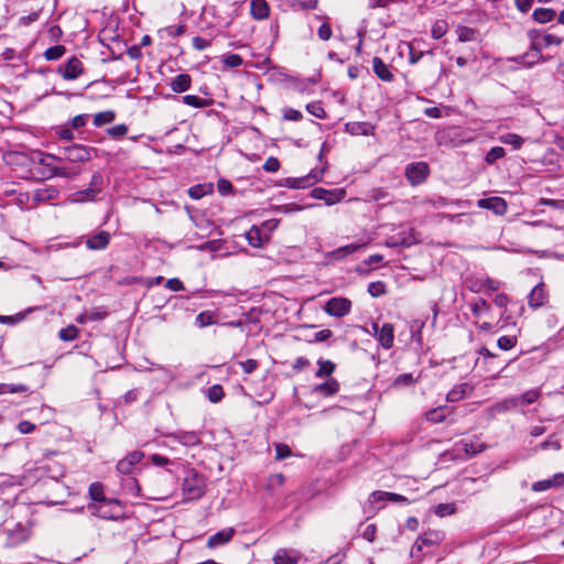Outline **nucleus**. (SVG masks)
I'll return each instance as SVG.
<instances>
[{
    "label": "nucleus",
    "mask_w": 564,
    "mask_h": 564,
    "mask_svg": "<svg viewBox=\"0 0 564 564\" xmlns=\"http://www.w3.org/2000/svg\"><path fill=\"white\" fill-rule=\"evenodd\" d=\"M564 486V474L560 473L554 475L552 478L541 480L533 484L532 489L535 491H543L553 487Z\"/></svg>",
    "instance_id": "nucleus-22"
},
{
    "label": "nucleus",
    "mask_w": 564,
    "mask_h": 564,
    "mask_svg": "<svg viewBox=\"0 0 564 564\" xmlns=\"http://www.w3.org/2000/svg\"><path fill=\"white\" fill-rule=\"evenodd\" d=\"M116 118V113L112 110H106L98 112L94 116L93 122L95 127H101L104 124L111 123Z\"/></svg>",
    "instance_id": "nucleus-32"
},
{
    "label": "nucleus",
    "mask_w": 564,
    "mask_h": 564,
    "mask_svg": "<svg viewBox=\"0 0 564 564\" xmlns=\"http://www.w3.org/2000/svg\"><path fill=\"white\" fill-rule=\"evenodd\" d=\"M501 141L506 144L512 145L513 149H519L523 143V139L514 133H508L501 137Z\"/></svg>",
    "instance_id": "nucleus-49"
},
{
    "label": "nucleus",
    "mask_w": 564,
    "mask_h": 564,
    "mask_svg": "<svg viewBox=\"0 0 564 564\" xmlns=\"http://www.w3.org/2000/svg\"><path fill=\"white\" fill-rule=\"evenodd\" d=\"M486 448V445L478 436L464 438L455 444V451L459 455L464 453L466 457H471Z\"/></svg>",
    "instance_id": "nucleus-6"
},
{
    "label": "nucleus",
    "mask_w": 564,
    "mask_h": 564,
    "mask_svg": "<svg viewBox=\"0 0 564 564\" xmlns=\"http://www.w3.org/2000/svg\"><path fill=\"white\" fill-rule=\"evenodd\" d=\"M143 453L134 451L129 453L123 459L117 464V470L122 475H129L132 473L133 466L141 462Z\"/></svg>",
    "instance_id": "nucleus-8"
},
{
    "label": "nucleus",
    "mask_w": 564,
    "mask_h": 564,
    "mask_svg": "<svg viewBox=\"0 0 564 564\" xmlns=\"http://www.w3.org/2000/svg\"><path fill=\"white\" fill-rule=\"evenodd\" d=\"M284 485V476L282 474L271 475L268 479L267 489L274 492Z\"/></svg>",
    "instance_id": "nucleus-41"
},
{
    "label": "nucleus",
    "mask_w": 564,
    "mask_h": 564,
    "mask_svg": "<svg viewBox=\"0 0 564 564\" xmlns=\"http://www.w3.org/2000/svg\"><path fill=\"white\" fill-rule=\"evenodd\" d=\"M89 496L95 502L100 503L99 506L96 503L89 505L88 506L89 510L94 514H97L101 518H105V519L110 518L111 514L105 510V508L107 507V505H109V502L106 503L102 486L98 482L91 484L89 486Z\"/></svg>",
    "instance_id": "nucleus-2"
},
{
    "label": "nucleus",
    "mask_w": 564,
    "mask_h": 564,
    "mask_svg": "<svg viewBox=\"0 0 564 564\" xmlns=\"http://www.w3.org/2000/svg\"><path fill=\"white\" fill-rule=\"evenodd\" d=\"M33 308H29L26 312L18 313L15 315H0V324L14 325L24 319L29 312Z\"/></svg>",
    "instance_id": "nucleus-42"
},
{
    "label": "nucleus",
    "mask_w": 564,
    "mask_h": 564,
    "mask_svg": "<svg viewBox=\"0 0 564 564\" xmlns=\"http://www.w3.org/2000/svg\"><path fill=\"white\" fill-rule=\"evenodd\" d=\"M246 239L248 240L249 245L253 248H260L263 246L264 241L269 240V236H263L260 228L257 226H252L247 232H246Z\"/></svg>",
    "instance_id": "nucleus-23"
},
{
    "label": "nucleus",
    "mask_w": 564,
    "mask_h": 564,
    "mask_svg": "<svg viewBox=\"0 0 564 564\" xmlns=\"http://www.w3.org/2000/svg\"><path fill=\"white\" fill-rule=\"evenodd\" d=\"M448 31V23L444 19L436 20L431 30V35L435 40L442 39Z\"/></svg>",
    "instance_id": "nucleus-31"
},
{
    "label": "nucleus",
    "mask_w": 564,
    "mask_h": 564,
    "mask_svg": "<svg viewBox=\"0 0 564 564\" xmlns=\"http://www.w3.org/2000/svg\"><path fill=\"white\" fill-rule=\"evenodd\" d=\"M108 315V312L105 307H95L90 311L82 313L77 317V322L80 324H85L88 322L101 321Z\"/></svg>",
    "instance_id": "nucleus-21"
},
{
    "label": "nucleus",
    "mask_w": 564,
    "mask_h": 564,
    "mask_svg": "<svg viewBox=\"0 0 564 564\" xmlns=\"http://www.w3.org/2000/svg\"><path fill=\"white\" fill-rule=\"evenodd\" d=\"M545 300L543 284H538L531 290V307H539Z\"/></svg>",
    "instance_id": "nucleus-36"
},
{
    "label": "nucleus",
    "mask_w": 564,
    "mask_h": 564,
    "mask_svg": "<svg viewBox=\"0 0 564 564\" xmlns=\"http://www.w3.org/2000/svg\"><path fill=\"white\" fill-rule=\"evenodd\" d=\"M280 169V162L276 158L270 156L263 164V170L267 172H276Z\"/></svg>",
    "instance_id": "nucleus-60"
},
{
    "label": "nucleus",
    "mask_w": 564,
    "mask_h": 564,
    "mask_svg": "<svg viewBox=\"0 0 564 564\" xmlns=\"http://www.w3.org/2000/svg\"><path fill=\"white\" fill-rule=\"evenodd\" d=\"M250 14L254 20H264L270 15V6L267 0H251Z\"/></svg>",
    "instance_id": "nucleus-16"
},
{
    "label": "nucleus",
    "mask_w": 564,
    "mask_h": 564,
    "mask_svg": "<svg viewBox=\"0 0 564 564\" xmlns=\"http://www.w3.org/2000/svg\"><path fill=\"white\" fill-rule=\"evenodd\" d=\"M474 388L467 382L459 383L455 386L451 391H448L446 399L448 402H457L468 395L471 394Z\"/></svg>",
    "instance_id": "nucleus-18"
},
{
    "label": "nucleus",
    "mask_w": 564,
    "mask_h": 564,
    "mask_svg": "<svg viewBox=\"0 0 564 564\" xmlns=\"http://www.w3.org/2000/svg\"><path fill=\"white\" fill-rule=\"evenodd\" d=\"M192 78L188 74L177 75L171 83V89L174 93H184L191 88Z\"/></svg>",
    "instance_id": "nucleus-27"
},
{
    "label": "nucleus",
    "mask_w": 564,
    "mask_h": 564,
    "mask_svg": "<svg viewBox=\"0 0 564 564\" xmlns=\"http://www.w3.org/2000/svg\"><path fill=\"white\" fill-rule=\"evenodd\" d=\"M430 174V167L425 162H414L406 166L405 176L411 185L423 183Z\"/></svg>",
    "instance_id": "nucleus-4"
},
{
    "label": "nucleus",
    "mask_w": 564,
    "mask_h": 564,
    "mask_svg": "<svg viewBox=\"0 0 564 564\" xmlns=\"http://www.w3.org/2000/svg\"><path fill=\"white\" fill-rule=\"evenodd\" d=\"M490 305L482 299H477L471 304V312L475 317H481L489 312Z\"/></svg>",
    "instance_id": "nucleus-39"
},
{
    "label": "nucleus",
    "mask_w": 564,
    "mask_h": 564,
    "mask_svg": "<svg viewBox=\"0 0 564 564\" xmlns=\"http://www.w3.org/2000/svg\"><path fill=\"white\" fill-rule=\"evenodd\" d=\"M128 132V127L124 123L117 124L107 129V134L113 139H120Z\"/></svg>",
    "instance_id": "nucleus-47"
},
{
    "label": "nucleus",
    "mask_w": 564,
    "mask_h": 564,
    "mask_svg": "<svg viewBox=\"0 0 564 564\" xmlns=\"http://www.w3.org/2000/svg\"><path fill=\"white\" fill-rule=\"evenodd\" d=\"M239 365L241 366L245 373H251L258 367V362L254 359H247L245 361H240Z\"/></svg>",
    "instance_id": "nucleus-62"
},
{
    "label": "nucleus",
    "mask_w": 564,
    "mask_h": 564,
    "mask_svg": "<svg viewBox=\"0 0 564 564\" xmlns=\"http://www.w3.org/2000/svg\"><path fill=\"white\" fill-rule=\"evenodd\" d=\"M58 189L54 186L47 185L37 188L33 192V199L36 202H48L55 199L58 196Z\"/></svg>",
    "instance_id": "nucleus-25"
},
{
    "label": "nucleus",
    "mask_w": 564,
    "mask_h": 564,
    "mask_svg": "<svg viewBox=\"0 0 564 564\" xmlns=\"http://www.w3.org/2000/svg\"><path fill=\"white\" fill-rule=\"evenodd\" d=\"M498 346L502 350H509L514 346V338L509 336H502L498 339Z\"/></svg>",
    "instance_id": "nucleus-61"
},
{
    "label": "nucleus",
    "mask_w": 564,
    "mask_h": 564,
    "mask_svg": "<svg viewBox=\"0 0 564 564\" xmlns=\"http://www.w3.org/2000/svg\"><path fill=\"white\" fill-rule=\"evenodd\" d=\"M372 67L375 74L383 82H391L393 78L392 73L390 72L388 65L380 58L373 57Z\"/></svg>",
    "instance_id": "nucleus-26"
},
{
    "label": "nucleus",
    "mask_w": 564,
    "mask_h": 564,
    "mask_svg": "<svg viewBox=\"0 0 564 564\" xmlns=\"http://www.w3.org/2000/svg\"><path fill=\"white\" fill-rule=\"evenodd\" d=\"M317 365H318V369L317 371L315 372V377L316 378H326V377H330L332 373L335 371V364L330 360H324V359H319L317 361Z\"/></svg>",
    "instance_id": "nucleus-28"
},
{
    "label": "nucleus",
    "mask_w": 564,
    "mask_h": 564,
    "mask_svg": "<svg viewBox=\"0 0 564 564\" xmlns=\"http://www.w3.org/2000/svg\"><path fill=\"white\" fill-rule=\"evenodd\" d=\"M322 174H323V171H319L317 173L310 174L303 178L290 177V178L285 180V185L291 188H302V187L310 185V180H313L312 183L318 182L322 178Z\"/></svg>",
    "instance_id": "nucleus-24"
},
{
    "label": "nucleus",
    "mask_w": 564,
    "mask_h": 564,
    "mask_svg": "<svg viewBox=\"0 0 564 564\" xmlns=\"http://www.w3.org/2000/svg\"><path fill=\"white\" fill-rule=\"evenodd\" d=\"M333 31L328 22L322 23L317 30V35L322 41H328L332 37Z\"/></svg>",
    "instance_id": "nucleus-52"
},
{
    "label": "nucleus",
    "mask_w": 564,
    "mask_h": 564,
    "mask_svg": "<svg viewBox=\"0 0 564 564\" xmlns=\"http://www.w3.org/2000/svg\"><path fill=\"white\" fill-rule=\"evenodd\" d=\"M377 340L382 348H392L394 343V326L391 323H383L380 327Z\"/></svg>",
    "instance_id": "nucleus-11"
},
{
    "label": "nucleus",
    "mask_w": 564,
    "mask_h": 564,
    "mask_svg": "<svg viewBox=\"0 0 564 564\" xmlns=\"http://www.w3.org/2000/svg\"><path fill=\"white\" fill-rule=\"evenodd\" d=\"M478 206L490 209L497 215H503L507 212V204L505 199L497 196L479 199Z\"/></svg>",
    "instance_id": "nucleus-12"
},
{
    "label": "nucleus",
    "mask_w": 564,
    "mask_h": 564,
    "mask_svg": "<svg viewBox=\"0 0 564 564\" xmlns=\"http://www.w3.org/2000/svg\"><path fill=\"white\" fill-rule=\"evenodd\" d=\"M506 154L505 149L502 147H494L486 154V162L488 164L495 163L498 159L503 158Z\"/></svg>",
    "instance_id": "nucleus-45"
},
{
    "label": "nucleus",
    "mask_w": 564,
    "mask_h": 564,
    "mask_svg": "<svg viewBox=\"0 0 564 564\" xmlns=\"http://www.w3.org/2000/svg\"><path fill=\"white\" fill-rule=\"evenodd\" d=\"M102 183H104L102 176L99 173H95L91 177L89 188L95 189V194H98L101 191Z\"/></svg>",
    "instance_id": "nucleus-58"
},
{
    "label": "nucleus",
    "mask_w": 564,
    "mask_h": 564,
    "mask_svg": "<svg viewBox=\"0 0 564 564\" xmlns=\"http://www.w3.org/2000/svg\"><path fill=\"white\" fill-rule=\"evenodd\" d=\"M324 311L334 317H344L348 315L351 311V301L347 297H332L329 299L325 306Z\"/></svg>",
    "instance_id": "nucleus-3"
},
{
    "label": "nucleus",
    "mask_w": 564,
    "mask_h": 564,
    "mask_svg": "<svg viewBox=\"0 0 564 564\" xmlns=\"http://www.w3.org/2000/svg\"><path fill=\"white\" fill-rule=\"evenodd\" d=\"M415 382V379L413 378L412 373H403L398 376L394 379V386L402 387V386H411Z\"/></svg>",
    "instance_id": "nucleus-51"
},
{
    "label": "nucleus",
    "mask_w": 564,
    "mask_h": 564,
    "mask_svg": "<svg viewBox=\"0 0 564 564\" xmlns=\"http://www.w3.org/2000/svg\"><path fill=\"white\" fill-rule=\"evenodd\" d=\"M457 36L459 42H469L475 39L476 31L468 26H458L457 30Z\"/></svg>",
    "instance_id": "nucleus-44"
},
{
    "label": "nucleus",
    "mask_w": 564,
    "mask_h": 564,
    "mask_svg": "<svg viewBox=\"0 0 564 564\" xmlns=\"http://www.w3.org/2000/svg\"><path fill=\"white\" fill-rule=\"evenodd\" d=\"M346 191L344 188H336L333 191L315 187L311 192V196L315 199L324 200L327 205H335L345 198Z\"/></svg>",
    "instance_id": "nucleus-7"
},
{
    "label": "nucleus",
    "mask_w": 564,
    "mask_h": 564,
    "mask_svg": "<svg viewBox=\"0 0 564 564\" xmlns=\"http://www.w3.org/2000/svg\"><path fill=\"white\" fill-rule=\"evenodd\" d=\"M224 397V389L220 384H214L207 390V398L210 402L217 403Z\"/></svg>",
    "instance_id": "nucleus-43"
},
{
    "label": "nucleus",
    "mask_w": 564,
    "mask_h": 564,
    "mask_svg": "<svg viewBox=\"0 0 564 564\" xmlns=\"http://www.w3.org/2000/svg\"><path fill=\"white\" fill-rule=\"evenodd\" d=\"M97 194H95V189H90L89 187L83 191H78L74 193L70 198L72 203H85L95 200Z\"/></svg>",
    "instance_id": "nucleus-33"
},
{
    "label": "nucleus",
    "mask_w": 564,
    "mask_h": 564,
    "mask_svg": "<svg viewBox=\"0 0 564 564\" xmlns=\"http://www.w3.org/2000/svg\"><path fill=\"white\" fill-rule=\"evenodd\" d=\"M182 490L186 500H197L205 492V480L198 474L191 471L184 478Z\"/></svg>",
    "instance_id": "nucleus-1"
},
{
    "label": "nucleus",
    "mask_w": 564,
    "mask_h": 564,
    "mask_svg": "<svg viewBox=\"0 0 564 564\" xmlns=\"http://www.w3.org/2000/svg\"><path fill=\"white\" fill-rule=\"evenodd\" d=\"M368 245V240L359 242V243H350L344 247H340L334 251V256L336 258H344L346 256L352 254L354 252L358 251L361 247H365Z\"/></svg>",
    "instance_id": "nucleus-29"
},
{
    "label": "nucleus",
    "mask_w": 564,
    "mask_h": 564,
    "mask_svg": "<svg viewBox=\"0 0 564 564\" xmlns=\"http://www.w3.org/2000/svg\"><path fill=\"white\" fill-rule=\"evenodd\" d=\"M109 242H110V234L107 231H99L98 234L90 236L86 240V246L90 250H102V249L107 248Z\"/></svg>",
    "instance_id": "nucleus-15"
},
{
    "label": "nucleus",
    "mask_w": 564,
    "mask_h": 564,
    "mask_svg": "<svg viewBox=\"0 0 564 564\" xmlns=\"http://www.w3.org/2000/svg\"><path fill=\"white\" fill-rule=\"evenodd\" d=\"M216 323L215 313L209 311L200 312L195 318V325L199 328L213 325Z\"/></svg>",
    "instance_id": "nucleus-34"
},
{
    "label": "nucleus",
    "mask_w": 564,
    "mask_h": 564,
    "mask_svg": "<svg viewBox=\"0 0 564 564\" xmlns=\"http://www.w3.org/2000/svg\"><path fill=\"white\" fill-rule=\"evenodd\" d=\"M302 209H303V207L297 204H284V205L274 206V210H276L279 213H284V214L292 213V212H300Z\"/></svg>",
    "instance_id": "nucleus-59"
},
{
    "label": "nucleus",
    "mask_w": 564,
    "mask_h": 564,
    "mask_svg": "<svg viewBox=\"0 0 564 564\" xmlns=\"http://www.w3.org/2000/svg\"><path fill=\"white\" fill-rule=\"evenodd\" d=\"M554 17H555V11L553 9L540 8L533 12L534 20L540 23H546V22L553 20Z\"/></svg>",
    "instance_id": "nucleus-37"
},
{
    "label": "nucleus",
    "mask_w": 564,
    "mask_h": 564,
    "mask_svg": "<svg viewBox=\"0 0 564 564\" xmlns=\"http://www.w3.org/2000/svg\"><path fill=\"white\" fill-rule=\"evenodd\" d=\"M164 33H166L170 37H177L182 35L185 32L184 25H171L163 30Z\"/></svg>",
    "instance_id": "nucleus-56"
},
{
    "label": "nucleus",
    "mask_w": 564,
    "mask_h": 564,
    "mask_svg": "<svg viewBox=\"0 0 564 564\" xmlns=\"http://www.w3.org/2000/svg\"><path fill=\"white\" fill-rule=\"evenodd\" d=\"M542 42L544 43L545 46H549L552 44L560 45L562 43V39L556 35H552V34H545L543 36H540V35L534 36V39H533L534 46L541 45Z\"/></svg>",
    "instance_id": "nucleus-38"
},
{
    "label": "nucleus",
    "mask_w": 564,
    "mask_h": 564,
    "mask_svg": "<svg viewBox=\"0 0 564 564\" xmlns=\"http://www.w3.org/2000/svg\"><path fill=\"white\" fill-rule=\"evenodd\" d=\"M442 540H443V534L441 532L431 531V532L424 533L422 536H420L415 541L413 549H412V554L414 555L415 551L421 552L424 546L436 545Z\"/></svg>",
    "instance_id": "nucleus-10"
},
{
    "label": "nucleus",
    "mask_w": 564,
    "mask_h": 564,
    "mask_svg": "<svg viewBox=\"0 0 564 564\" xmlns=\"http://www.w3.org/2000/svg\"><path fill=\"white\" fill-rule=\"evenodd\" d=\"M300 561V554L293 550L280 549L273 556L274 564H296Z\"/></svg>",
    "instance_id": "nucleus-19"
},
{
    "label": "nucleus",
    "mask_w": 564,
    "mask_h": 564,
    "mask_svg": "<svg viewBox=\"0 0 564 564\" xmlns=\"http://www.w3.org/2000/svg\"><path fill=\"white\" fill-rule=\"evenodd\" d=\"M65 52H66L65 46H63V45H54V46L48 47L44 52V57L47 61H57L58 58H61L65 54Z\"/></svg>",
    "instance_id": "nucleus-40"
},
{
    "label": "nucleus",
    "mask_w": 564,
    "mask_h": 564,
    "mask_svg": "<svg viewBox=\"0 0 564 564\" xmlns=\"http://www.w3.org/2000/svg\"><path fill=\"white\" fill-rule=\"evenodd\" d=\"M302 112L293 108L283 109V118L289 121H299L302 119Z\"/></svg>",
    "instance_id": "nucleus-54"
},
{
    "label": "nucleus",
    "mask_w": 564,
    "mask_h": 564,
    "mask_svg": "<svg viewBox=\"0 0 564 564\" xmlns=\"http://www.w3.org/2000/svg\"><path fill=\"white\" fill-rule=\"evenodd\" d=\"M447 414V408L446 406H440L432 409L426 412L425 416L426 420L433 423H441L445 420Z\"/></svg>",
    "instance_id": "nucleus-35"
},
{
    "label": "nucleus",
    "mask_w": 564,
    "mask_h": 564,
    "mask_svg": "<svg viewBox=\"0 0 564 564\" xmlns=\"http://www.w3.org/2000/svg\"><path fill=\"white\" fill-rule=\"evenodd\" d=\"M167 437L177 441L178 443L185 446H195L200 443V438L198 433L196 432H187V431H176L167 434Z\"/></svg>",
    "instance_id": "nucleus-13"
},
{
    "label": "nucleus",
    "mask_w": 564,
    "mask_h": 564,
    "mask_svg": "<svg viewBox=\"0 0 564 564\" xmlns=\"http://www.w3.org/2000/svg\"><path fill=\"white\" fill-rule=\"evenodd\" d=\"M35 470L39 477H48L52 479H57L64 474L63 467L55 462L41 464Z\"/></svg>",
    "instance_id": "nucleus-14"
},
{
    "label": "nucleus",
    "mask_w": 564,
    "mask_h": 564,
    "mask_svg": "<svg viewBox=\"0 0 564 564\" xmlns=\"http://www.w3.org/2000/svg\"><path fill=\"white\" fill-rule=\"evenodd\" d=\"M88 118H89L88 115L75 116L73 118V120H72V128L73 129H79V128L86 126Z\"/></svg>",
    "instance_id": "nucleus-64"
},
{
    "label": "nucleus",
    "mask_w": 564,
    "mask_h": 564,
    "mask_svg": "<svg viewBox=\"0 0 564 564\" xmlns=\"http://www.w3.org/2000/svg\"><path fill=\"white\" fill-rule=\"evenodd\" d=\"M68 159L75 162L90 160V149L80 144H74L67 149Z\"/></svg>",
    "instance_id": "nucleus-20"
},
{
    "label": "nucleus",
    "mask_w": 564,
    "mask_h": 564,
    "mask_svg": "<svg viewBox=\"0 0 564 564\" xmlns=\"http://www.w3.org/2000/svg\"><path fill=\"white\" fill-rule=\"evenodd\" d=\"M289 456H291V449L288 445H284V444L275 445V458L278 460L288 458Z\"/></svg>",
    "instance_id": "nucleus-55"
},
{
    "label": "nucleus",
    "mask_w": 564,
    "mask_h": 564,
    "mask_svg": "<svg viewBox=\"0 0 564 564\" xmlns=\"http://www.w3.org/2000/svg\"><path fill=\"white\" fill-rule=\"evenodd\" d=\"M242 57L238 54H229L224 57V64L229 67H239L242 65Z\"/></svg>",
    "instance_id": "nucleus-53"
},
{
    "label": "nucleus",
    "mask_w": 564,
    "mask_h": 564,
    "mask_svg": "<svg viewBox=\"0 0 564 564\" xmlns=\"http://www.w3.org/2000/svg\"><path fill=\"white\" fill-rule=\"evenodd\" d=\"M434 511L438 517H445L455 513L456 507L454 503H440Z\"/></svg>",
    "instance_id": "nucleus-48"
},
{
    "label": "nucleus",
    "mask_w": 564,
    "mask_h": 564,
    "mask_svg": "<svg viewBox=\"0 0 564 564\" xmlns=\"http://www.w3.org/2000/svg\"><path fill=\"white\" fill-rule=\"evenodd\" d=\"M57 73L65 80H75L84 74V65L79 58L73 56L65 64L58 66Z\"/></svg>",
    "instance_id": "nucleus-5"
},
{
    "label": "nucleus",
    "mask_w": 564,
    "mask_h": 564,
    "mask_svg": "<svg viewBox=\"0 0 564 564\" xmlns=\"http://www.w3.org/2000/svg\"><path fill=\"white\" fill-rule=\"evenodd\" d=\"M235 532L236 531L234 528H226L210 535L207 540V547L216 549L218 546L229 543L232 540Z\"/></svg>",
    "instance_id": "nucleus-9"
},
{
    "label": "nucleus",
    "mask_w": 564,
    "mask_h": 564,
    "mask_svg": "<svg viewBox=\"0 0 564 564\" xmlns=\"http://www.w3.org/2000/svg\"><path fill=\"white\" fill-rule=\"evenodd\" d=\"M58 336L63 341H72L77 338L78 329L75 326L70 325L65 328H62L59 330Z\"/></svg>",
    "instance_id": "nucleus-46"
},
{
    "label": "nucleus",
    "mask_w": 564,
    "mask_h": 564,
    "mask_svg": "<svg viewBox=\"0 0 564 564\" xmlns=\"http://www.w3.org/2000/svg\"><path fill=\"white\" fill-rule=\"evenodd\" d=\"M183 102L187 106L194 107V108H205L212 105V100L204 99L195 95H186L183 96Z\"/></svg>",
    "instance_id": "nucleus-30"
},
{
    "label": "nucleus",
    "mask_w": 564,
    "mask_h": 564,
    "mask_svg": "<svg viewBox=\"0 0 564 564\" xmlns=\"http://www.w3.org/2000/svg\"><path fill=\"white\" fill-rule=\"evenodd\" d=\"M165 286L169 290H172V291H182V290H184L183 282L180 279H177V278L169 279L166 281Z\"/></svg>",
    "instance_id": "nucleus-63"
},
{
    "label": "nucleus",
    "mask_w": 564,
    "mask_h": 564,
    "mask_svg": "<svg viewBox=\"0 0 564 564\" xmlns=\"http://www.w3.org/2000/svg\"><path fill=\"white\" fill-rule=\"evenodd\" d=\"M339 391V382L335 378H329L323 383L313 387V392L323 397H332Z\"/></svg>",
    "instance_id": "nucleus-17"
},
{
    "label": "nucleus",
    "mask_w": 564,
    "mask_h": 564,
    "mask_svg": "<svg viewBox=\"0 0 564 564\" xmlns=\"http://www.w3.org/2000/svg\"><path fill=\"white\" fill-rule=\"evenodd\" d=\"M307 111L316 118L323 119L326 112L319 102H311L306 106Z\"/></svg>",
    "instance_id": "nucleus-50"
},
{
    "label": "nucleus",
    "mask_w": 564,
    "mask_h": 564,
    "mask_svg": "<svg viewBox=\"0 0 564 564\" xmlns=\"http://www.w3.org/2000/svg\"><path fill=\"white\" fill-rule=\"evenodd\" d=\"M193 47L197 51H204L210 45V41L200 36H195L192 40Z\"/></svg>",
    "instance_id": "nucleus-57"
}]
</instances>
